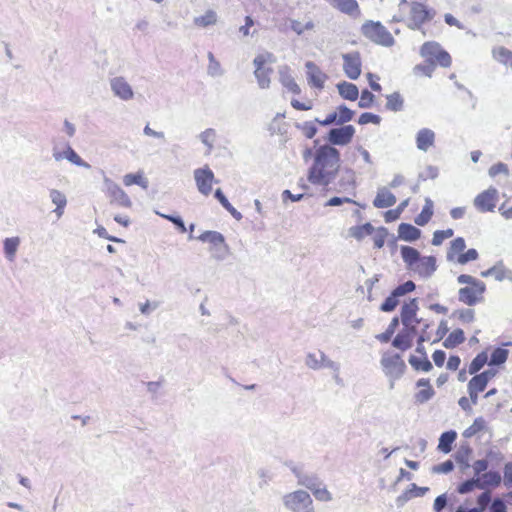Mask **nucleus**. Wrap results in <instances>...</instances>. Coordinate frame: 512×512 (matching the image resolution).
I'll use <instances>...</instances> for the list:
<instances>
[{
	"mask_svg": "<svg viewBox=\"0 0 512 512\" xmlns=\"http://www.w3.org/2000/svg\"><path fill=\"white\" fill-rule=\"evenodd\" d=\"M340 152L331 145L320 146L308 171V181L313 185L328 186L340 170Z\"/></svg>",
	"mask_w": 512,
	"mask_h": 512,
	"instance_id": "nucleus-1",
	"label": "nucleus"
},
{
	"mask_svg": "<svg viewBox=\"0 0 512 512\" xmlns=\"http://www.w3.org/2000/svg\"><path fill=\"white\" fill-rule=\"evenodd\" d=\"M436 15L435 10L417 1L401 0L399 15L393 16V22H402L411 30H421L423 25L430 22Z\"/></svg>",
	"mask_w": 512,
	"mask_h": 512,
	"instance_id": "nucleus-2",
	"label": "nucleus"
},
{
	"mask_svg": "<svg viewBox=\"0 0 512 512\" xmlns=\"http://www.w3.org/2000/svg\"><path fill=\"white\" fill-rule=\"evenodd\" d=\"M401 257L407 269L414 274L427 278L436 270V258L434 256H421L419 251L411 246H402Z\"/></svg>",
	"mask_w": 512,
	"mask_h": 512,
	"instance_id": "nucleus-3",
	"label": "nucleus"
},
{
	"mask_svg": "<svg viewBox=\"0 0 512 512\" xmlns=\"http://www.w3.org/2000/svg\"><path fill=\"white\" fill-rule=\"evenodd\" d=\"M457 282L463 285L458 291V299L467 306H475L485 300L486 284L468 274H460Z\"/></svg>",
	"mask_w": 512,
	"mask_h": 512,
	"instance_id": "nucleus-4",
	"label": "nucleus"
},
{
	"mask_svg": "<svg viewBox=\"0 0 512 512\" xmlns=\"http://www.w3.org/2000/svg\"><path fill=\"white\" fill-rule=\"evenodd\" d=\"M360 31L364 38L376 45L392 47L395 44V38L380 21L366 20Z\"/></svg>",
	"mask_w": 512,
	"mask_h": 512,
	"instance_id": "nucleus-5",
	"label": "nucleus"
},
{
	"mask_svg": "<svg viewBox=\"0 0 512 512\" xmlns=\"http://www.w3.org/2000/svg\"><path fill=\"white\" fill-rule=\"evenodd\" d=\"M502 477L499 471L490 470L479 477L468 479L457 487L459 494H466L474 491L476 488L485 489L488 487L496 488L501 484Z\"/></svg>",
	"mask_w": 512,
	"mask_h": 512,
	"instance_id": "nucleus-6",
	"label": "nucleus"
},
{
	"mask_svg": "<svg viewBox=\"0 0 512 512\" xmlns=\"http://www.w3.org/2000/svg\"><path fill=\"white\" fill-rule=\"evenodd\" d=\"M420 55L432 65L448 68L452 64L450 54L435 41H427L420 47Z\"/></svg>",
	"mask_w": 512,
	"mask_h": 512,
	"instance_id": "nucleus-7",
	"label": "nucleus"
},
{
	"mask_svg": "<svg viewBox=\"0 0 512 512\" xmlns=\"http://www.w3.org/2000/svg\"><path fill=\"white\" fill-rule=\"evenodd\" d=\"M273 62H275V57L269 52L260 53L254 59V74L261 88H268L270 85L273 69L269 65Z\"/></svg>",
	"mask_w": 512,
	"mask_h": 512,
	"instance_id": "nucleus-8",
	"label": "nucleus"
},
{
	"mask_svg": "<svg viewBox=\"0 0 512 512\" xmlns=\"http://www.w3.org/2000/svg\"><path fill=\"white\" fill-rule=\"evenodd\" d=\"M498 371L494 368L487 369L481 373L473 374L474 376L467 384V391L473 404H477L479 393L483 392L489 381L492 380Z\"/></svg>",
	"mask_w": 512,
	"mask_h": 512,
	"instance_id": "nucleus-9",
	"label": "nucleus"
},
{
	"mask_svg": "<svg viewBox=\"0 0 512 512\" xmlns=\"http://www.w3.org/2000/svg\"><path fill=\"white\" fill-rule=\"evenodd\" d=\"M285 506L293 512H314L313 500L303 490H297L284 496Z\"/></svg>",
	"mask_w": 512,
	"mask_h": 512,
	"instance_id": "nucleus-10",
	"label": "nucleus"
},
{
	"mask_svg": "<svg viewBox=\"0 0 512 512\" xmlns=\"http://www.w3.org/2000/svg\"><path fill=\"white\" fill-rule=\"evenodd\" d=\"M381 366L385 374L393 378L401 377L406 370V364L401 355L392 351L382 354Z\"/></svg>",
	"mask_w": 512,
	"mask_h": 512,
	"instance_id": "nucleus-11",
	"label": "nucleus"
},
{
	"mask_svg": "<svg viewBox=\"0 0 512 512\" xmlns=\"http://www.w3.org/2000/svg\"><path fill=\"white\" fill-rule=\"evenodd\" d=\"M415 287V283L411 280H408L405 283L397 286L381 304L380 310L383 312L393 311L398 306L400 297H403L406 294L414 291Z\"/></svg>",
	"mask_w": 512,
	"mask_h": 512,
	"instance_id": "nucleus-12",
	"label": "nucleus"
},
{
	"mask_svg": "<svg viewBox=\"0 0 512 512\" xmlns=\"http://www.w3.org/2000/svg\"><path fill=\"white\" fill-rule=\"evenodd\" d=\"M498 200V191L494 187L480 192L473 200L475 208L481 213L493 212Z\"/></svg>",
	"mask_w": 512,
	"mask_h": 512,
	"instance_id": "nucleus-13",
	"label": "nucleus"
},
{
	"mask_svg": "<svg viewBox=\"0 0 512 512\" xmlns=\"http://www.w3.org/2000/svg\"><path fill=\"white\" fill-rule=\"evenodd\" d=\"M194 179L198 191L209 196L212 192L213 184L216 182L213 171L206 165L203 168L194 170Z\"/></svg>",
	"mask_w": 512,
	"mask_h": 512,
	"instance_id": "nucleus-14",
	"label": "nucleus"
},
{
	"mask_svg": "<svg viewBox=\"0 0 512 512\" xmlns=\"http://www.w3.org/2000/svg\"><path fill=\"white\" fill-rule=\"evenodd\" d=\"M343 71L345 75L351 79L356 80L362 72V59L358 51H353L342 55Z\"/></svg>",
	"mask_w": 512,
	"mask_h": 512,
	"instance_id": "nucleus-15",
	"label": "nucleus"
},
{
	"mask_svg": "<svg viewBox=\"0 0 512 512\" xmlns=\"http://www.w3.org/2000/svg\"><path fill=\"white\" fill-rule=\"evenodd\" d=\"M418 302L416 299H410L405 302L401 308V322L403 327H409L417 329V325L423 322V319L417 318Z\"/></svg>",
	"mask_w": 512,
	"mask_h": 512,
	"instance_id": "nucleus-16",
	"label": "nucleus"
},
{
	"mask_svg": "<svg viewBox=\"0 0 512 512\" xmlns=\"http://www.w3.org/2000/svg\"><path fill=\"white\" fill-rule=\"evenodd\" d=\"M355 132V128L352 125L333 128L328 132V141L332 145L345 146L351 143Z\"/></svg>",
	"mask_w": 512,
	"mask_h": 512,
	"instance_id": "nucleus-17",
	"label": "nucleus"
},
{
	"mask_svg": "<svg viewBox=\"0 0 512 512\" xmlns=\"http://www.w3.org/2000/svg\"><path fill=\"white\" fill-rule=\"evenodd\" d=\"M106 194L111 205L130 208L132 202L126 192L117 184L109 182L107 184Z\"/></svg>",
	"mask_w": 512,
	"mask_h": 512,
	"instance_id": "nucleus-18",
	"label": "nucleus"
},
{
	"mask_svg": "<svg viewBox=\"0 0 512 512\" xmlns=\"http://www.w3.org/2000/svg\"><path fill=\"white\" fill-rule=\"evenodd\" d=\"M307 70V81L308 84L315 89H324L325 82L328 79L326 73H324L314 62L308 61L305 64Z\"/></svg>",
	"mask_w": 512,
	"mask_h": 512,
	"instance_id": "nucleus-19",
	"label": "nucleus"
},
{
	"mask_svg": "<svg viewBox=\"0 0 512 512\" xmlns=\"http://www.w3.org/2000/svg\"><path fill=\"white\" fill-rule=\"evenodd\" d=\"M504 460V455L500 451L489 450L486 453V459L475 460L472 464V469L476 477L488 472L489 462L501 463Z\"/></svg>",
	"mask_w": 512,
	"mask_h": 512,
	"instance_id": "nucleus-20",
	"label": "nucleus"
},
{
	"mask_svg": "<svg viewBox=\"0 0 512 512\" xmlns=\"http://www.w3.org/2000/svg\"><path fill=\"white\" fill-rule=\"evenodd\" d=\"M417 334V329L403 327L392 341L393 347L404 352L413 346V340Z\"/></svg>",
	"mask_w": 512,
	"mask_h": 512,
	"instance_id": "nucleus-21",
	"label": "nucleus"
},
{
	"mask_svg": "<svg viewBox=\"0 0 512 512\" xmlns=\"http://www.w3.org/2000/svg\"><path fill=\"white\" fill-rule=\"evenodd\" d=\"M329 4L336 10L349 15L351 17H359L361 9L356 0H327Z\"/></svg>",
	"mask_w": 512,
	"mask_h": 512,
	"instance_id": "nucleus-22",
	"label": "nucleus"
},
{
	"mask_svg": "<svg viewBox=\"0 0 512 512\" xmlns=\"http://www.w3.org/2000/svg\"><path fill=\"white\" fill-rule=\"evenodd\" d=\"M417 392L414 394V400L417 404H423L429 401L435 394L430 380L421 378L416 382Z\"/></svg>",
	"mask_w": 512,
	"mask_h": 512,
	"instance_id": "nucleus-23",
	"label": "nucleus"
},
{
	"mask_svg": "<svg viewBox=\"0 0 512 512\" xmlns=\"http://www.w3.org/2000/svg\"><path fill=\"white\" fill-rule=\"evenodd\" d=\"M279 81L287 89L288 92L295 95H299L301 93V88L291 75L290 69L288 67H283L280 69Z\"/></svg>",
	"mask_w": 512,
	"mask_h": 512,
	"instance_id": "nucleus-24",
	"label": "nucleus"
},
{
	"mask_svg": "<svg viewBox=\"0 0 512 512\" xmlns=\"http://www.w3.org/2000/svg\"><path fill=\"white\" fill-rule=\"evenodd\" d=\"M300 484L306 486L317 500L322 502H329L332 500V495L326 487H320L308 479L300 481Z\"/></svg>",
	"mask_w": 512,
	"mask_h": 512,
	"instance_id": "nucleus-25",
	"label": "nucleus"
},
{
	"mask_svg": "<svg viewBox=\"0 0 512 512\" xmlns=\"http://www.w3.org/2000/svg\"><path fill=\"white\" fill-rule=\"evenodd\" d=\"M395 203V195L386 188L380 189L373 200V205L376 208H388L393 206Z\"/></svg>",
	"mask_w": 512,
	"mask_h": 512,
	"instance_id": "nucleus-26",
	"label": "nucleus"
},
{
	"mask_svg": "<svg viewBox=\"0 0 512 512\" xmlns=\"http://www.w3.org/2000/svg\"><path fill=\"white\" fill-rule=\"evenodd\" d=\"M111 87L114 93L124 100L131 99L133 96L130 85L121 77L113 79Z\"/></svg>",
	"mask_w": 512,
	"mask_h": 512,
	"instance_id": "nucleus-27",
	"label": "nucleus"
},
{
	"mask_svg": "<svg viewBox=\"0 0 512 512\" xmlns=\"http://www.w3.org/2000/svg\"><path fill=\"white\" fill-rule=\"evenodd\" d=\"M435 141V134L428 128L421 129L416 136L417 148L423 151H427L433 146Z\"/></svg>",
	"mask_w": 512,
	"mask_h": 512,
	"instance_id": "nucleus-28",
	"label": "nucleus"
},
{
	"mask_svg": "<svg viewBox=\"0 0 512 512\" xmlns=\"http://www.w3.org/2000/svg\"><path fill=\"white\" fill-rule=\"evenodd\" d=\"M482 277L493 276L497 281L512 280V271L502 264L495 265L488 270L481 272Z\"/></svg>",
	"mask_w": 512,
	"mask_h": 512,
	"instance_id": "nucleus-29",
	"label": "nucleus"
},
{
	"mask_svg": "<svg viewBox=\"0 0 512 512\" xmlns=\"http://www.w3.org/2000/svg\"><path fill=\"white\" fill-rule=\"evenodd\" d=\"M337 90L340 96L343 99L349 100V101H355L357 100L359 96V90L357 86L353 83L343 81L337 84Z\"/></svg>",
	"mask_w": 512,
	"mask_h": 512,
	"instance_id": "nucleus-30",
	"label": "nucleus"
},
{
	"mask_svg": "<svg viewBox=\"0 0 512 512\" xmlns=\"http://www.w3.org/2000/svg\"><path fill=\"white\" fill-rule=\"evenodd\" d=\"M398 236L405 241H415L420 238L421 231L408 223H401L398 227Z\"/></svg>",
	"mask_w": 512,
	"mask_h": 512,
	"instance_id": "nucleus-31",
	"label": "nucleus"
},
{
	"mask_svg": "<svg viewBox=\"0 0 512 512\" xmlns=\"http://www.w3.org/2000/svg\"><path fill=\"white\" fill-rule=\"evenodd\" d=\"M457 438V433L453 430L444 432L440 438L438 443V450L447 454L451 452L452 445Z\"/></svg>",
	"mask_w": 512,
	"mask_h": 512,
	"instance_id": "nucleus-32",
	"label": "nucleus"
},
{
	"mask_svg": "<svg viewBox=\"0 0 512 512\" xmlns=\"http://www.w3.org/2000/svg\"><path fill=\"white\" fill-rule=\"evenodd\" d=\"M198 239L202 242L211 244L214 248H218L225 245L224 236L217 231H205Z\"/></svg>",
	"mask_w": 512,
	"mask_h": 512,
	"instance_id": "nucleus-33",
	"label": "nucleus"
},
{
	"mask_svg": "<svg viewBox=\"0 0 512 512\" xmlns=\"http://www.w3.org/2000/svg\"><path fill=\"white\" fill-rule=\"evenodd\" d=\"M466 248L465 240L462 237H458L454 239L449 247L447 256L448 259L451 261H457L459 256L464 253V250Z\"/></svg>",
	"mask_w": 512,
	"mask_h": 512,
	"instance_id": "nucleus-34",
	"label": "nucleus"
},
{
	"mask_svg": "<svg viewBox=\"0 0 512 512\" xmlns=\"http://www.w3.org/2000/svg\"><path fill=\"white\" fill-rule=\"evenodd\" d=\"M489 365V355L487 351H482L476 355L468 367L469 374H478V372L486 365Z\"/></svg>",
	"mask_w": 512,
	"mask_h": 512,
	"instance_id": "nucleus-35",
	"label": "nucleus"
},
{
	"mask_svg": "<svg viewBox=\"0 0 512 512\" xmlns=\"http://www.w3.org/2000/svg\"><path fill=\"white\" fill-rule=\"evenodd\" d=\"M123 184L127 187L138 185L144 189L148 187V180L144 177V173L139 171L137 173H129L123 177Z\"/></svg>",
	"mask_w": 512,
	"mask_h": 512,
	"instance_id": "nucleus-36",
	"label": "nucleus"
},
{
	"mask_svg": "<svg viewBox=\"0 0 512 512\" xmlns=\"http://www.w3.org/2000/svg\"><path fill=\"white\" fill-rule=\"evenodd\" d=\"M465 341V335L462 329L453 330L443 341V346L447 349H453Z\"/></svg>",
	"mask_w": 512,
	"mask_h": 512,
	"instance_id": "nucleus-37",
	"label": "nucleus"
},
{
	"mask_svg": "<svg viewBox=\"0 0 512 512\" xmlns=\"http://www.w3.org/2000/svg\"><path fill=\"white\" fill-rule=\"evenodd\" d=\"M50 197L52 202L56 205L54 212L57 214L58 217H61L64 213V208L67 204L66 196L62 192L56 189H52L50 191Z\"/></svg>",
	"mask_w": 512,
	"mask_h": 512,
	"instance_id": "nucleus-38",
	"label": "nucleus"
},
{
	"mask_svg": "<svg viewBox=\"0 0 512 512\" xmlns=\"http://www.w3.org/2000/svg\"><path fill=\"white\" fill-rule=\"evenodd\" d=\"M374 231V227L370 223L363 225H356L349 229V235L356 240H362L368 235H371Z\"/></svg>",
	"mask_w": 512,
	"mask_h": 512,
	"instance_id": "nucleus-39",
	"label": "nucleus"
},
{
	"mask_svg": "<svg viewBox=\"0 0 512 512\" xmlns=\"http://www.w3.org/2000/svg\"><path fill=\"white\" fill-rule=\"evenodd\" d=\"M488 175L494 179V180H498L500 177H503L505 179H508L509 176H510V170H509V167L505 164V163H502V162H498L496 164H493L489 170H488Z\"/></svg>",
	"mask_w": 512,
	"mask_h": 512,
	"instance_id": "nucleus-40",
	"label": "nucleus"
},
{
	"mask_svg": "<svg viewBox=\"0 0 512 512\" xmlns=\"http://www.w3.org/2000/svg\"><path fill=\"white\" fill-rule=\"evenodd\" d=\"M419 331L418 343L432 342L434 333L432 331V324L423 319V322L417 325V332Z\"/></svg>",
	"mask_w": 512,
	"mask_h": 512,
	"instance_id": "nucleus-41",
	"label": "nucleus"
},
{
	"mask_svg": "<svg viewBox=\"0 0 512 512\" xmlns=\"http://www.w3.org/2000/svg\"><path fill=\"white\" fill-rule=\"evenodd\" d=\"M217 22V14L213 10H208L204 15L194 18L195 26L206 28L215 25Z\"/></svg>",
	"mask_w": 512,
	"mask_h": 512,
	"instance_id": "nucleus-42",
	"label": "nucleus"
},
{
	"mask_svg": "<svg viewBox=\"0 0 512 512\" xmlns=\"http://www.w3.org/2000/svg\"><path fill=\"white\" fill-rule=\"evenodd\" d=\"M432 216H433V203L430 199H427L422 211L415 218V223L419 226H424L430 221Z\"/></svg>",
	"mask_w": 512,
	"mask_h": 512,
	"instance_id": "nucleus-43",
	"label": "nucleus"
},
{
	"mask_svg": "<svg viewBox=\"0 0 512 512\" xmlns=\"http://www.w3.org/2000/svg\"><path fill=\"white\" fill-rule=\"evenodd\" d=\"M490 501L491 493L489 491H485L478 496L477 507L469 509L468 511L464 510L463 508H459L456 512H484Z\"/></svg>",
	"mask_w": 512,
	"mask_h": 512,
	"instance_id": "nucleus-44",
	"label": "nucleus"
},
{
	"mask_svg": "<svg viewBox=\"0 0 512 512\" xmlns=\"http://www.w3.org/2000/svg\"><path fill=\"white\" fill-rule=\"evenodd\" d=\"M386 108L393 112L401 111L403 108L404 100L399 92H394L386 96Z\"/></svg>",
	"mask_w": 512,
	"mask_h": 512,
	"instance_id": "nucleus-45",
	"label": "nucleus"
},
{
	"mask_svg": "<svg viewBox=\"0 0 512 512\" xmlns=\"http://www.w3.org/2000/svg\"><path fill=\"white\" fill-rule=\"evenodd\" d=\"M409 363L415 370H418V371L429 372L433 368L432 363L429 361V359L426 356L420 358V357L411 355L409 358Z\"/></svg>",
	"mask_w": 512,
	"mask_h": 512,
	"instance_id": "nucleus-46",
	"label": "nucleus"
},
{
	"mask_svg": "<svg viewBox=\"0 0 512 512\" xmlns=\"http://www.w3.org/2000/svg\"><path fill=\"white\" fill-rule=\"evenodd\" d=\"M509 351L502 347L495 348L489 358V366L504 364L508 358Z\"/></svg>",
	"mask_w": 512,
	"mask_h": 512,
	"instance_id": "nucleus-47",
	"label": "nucleus"
},
{
	"mask_svg": "<svg viewBox=\"0 0 512 512\" xmlns=\"http://www.w3.org/2000/svg\"><path fill=\"white\" fill-rule=\"evenodd\" d=\"M492 55L494 59L500 63H503L505 65L512 63V51L503 46L495 47L492 50Z\"/></svg>",
	"mask_w": 512,
	"mask_h": 512,
	"instance_id": "nucleus-48",
	"label": "nucleus"
},
{
	"mask_svg": "<svg viewBox=\"0 0 512 512\" xmlns=\"http://www.w3.org/2000/svg\"><path fill=\"white\" fill-rule=\"evenodd\" d=\"M54 158L58 161L63 158H67L73 164H76L78 166L84 165L81 157L70 146H68L67 149L63 153H61V152L54 153Z\"/></svg>",
	"mask_w": 512,
	"mask_h": 512,
	"instance_id": "nucleus-49",
	"label": "nucleus"
},
{
	"mask_svg": "<svg viewBox=\"0 0 512 512\" xmlns=\"http://www.w3.org/2000/svg\"><path fill=\"white\" fill-rule=\"evenodd\" d=\"M20 240L18 237L7 238L4 241V252L6 257L13 261L19 246Z\"/></svg>",
	"mask_w": 512,
	"mask_h": 512,
	"instance_id": "nucleus-50",
	"label": "nucleus"
},
{
	"mask_svg": "<svg viewBox=\"0 0 512 512\" xmlns=\"http://www.w3.org/2000/svg\"><path fill=\"white\" fill-rule=\"evenodd\" d=\"M215 198L221 203V205L236 219L241 218V213L238 212L225 197L221 189H216Z\"/></svg>",
	"mask_w": 512,
	"mask_h": 512,
	"instance_id": "nucleus-51",
	"label": "nucleus"
},
{
	"mask_svg": "<svg viewBox=\"0 0 512 512\" xmlns=\"http://www.w3.org/2000/svg\"><path fill=\"white\" fill-rule=\"evenodd\" d=\"M485 420L481 417L476 418L474 422L464 430L463 436L465 438H471L485 429Z\"/></svg>",
	"mask_w": 512,
	"mask_h": 512,
	"instance_id": "nucleus-52",
	"label": "nucleus"
},
{
	"mask_svg": "<svg viewBox=\"0 0 512 512\" xmlns=\"http://www.w3.org/2000/svg\"><path fill=\"white\" fill-rule=\"evenodd\" d=\"M337 123L338 124H344V123H347L349 121H351L354 117V111H352L351 109H349L347 106L345 105H340L337 107Z\"/></svg>",
	"mask_w": 512,
	"mask_h": 512,
	"instance_id": "nucleus-53",
	"label": "nucleus"
},
{
	"mask_svg": "<svg viewBox=\"0 0 512 512\" xmlns=\"http://www.w3.org/2000/svg\"><path fill=\"white\" fill-rule=\"evenodd\" d=\"M454 232L452 229L437 230L433 234L432 244L438 246L443 243L444 240L451 238Z\"/></svg>",
	"mask_w": 512,
	"mask_h": 512,
	"instance_id": "nucleus-54",
	"label": "nucleus"
},
{
	"mask_svg": "<svg viewBox=\"0 0 512 512\" xmlns=\"http://www.w3.org/2000/svg\"><path fill=\"white\" fill-rule=\"evenodd\" d=\"M375 102V96L367 89L361 92L358 106L360 108H370Z\"/></svg>",
	"mask_w": 512,
	"mask_h": 512,
	"instance_id": "nucleus-55",
	"label": "nucleus"
},
{
	"mask_svg": "<svg viewBox=\"0 0 512 512\" xmlns=\"http://www.w3.org/2000/svg\"><path fill=\"white\" fill-rule=\"evenodd\" d=\"M449 328L446 320H441L436 331L434 332V336L432 339V343H436L441 341L445 335L448 333Z\"/></svg>",
	"mask_w": 512,
	"mask_h": 512,
	"instance_id": "nucleus-56",
	"label": "nucleus"
},
{
	"mask_svg": "<svg viewBox=\"0 0 512 512\" xmlns=\"http://www.w3.org/2000/svg\"><path fill=\"white\" fill-rule=\"evenodd\" d=\"M380 122H381V118L378 115L370 113V112L362 113L358 119V123L360 125H366L369 123L379 125Z\"/></svg>",
	"mask_w": 512,
	"mask_h": 512,
	"instance_id": "nucleus-57",
	"label": "nucleus"
},
{
	"mask_svg": "<svg viewBox=\"0 0 512 512\" xmlns=\"http://www.w3.org/2000/svg\"><path fill=\"white\" fill-rule=\"evenodd\" d=\"M201 140L208 147V150L210 151L213 148L214 142L216 140V132H215V130H213V129H206L201 134Z\"/></svg>",
	"mask_w": 512,
	"mask_h": 512,
	"instance_id": "nucleus-58",
	"label": "nucleus"
},
{
	"mask_svg": "<svg viewBox=\"0 0 512 512\" xmlns=\"http://www.w3.org/2000/svg\"><path fill=\"white\" fill-rule=\"evenodd\" d=\"M478 258V252L476 249L471 248L468 249L466 252L459 256L458 260L456 261L458 264L465 265L468 262L474 261Z\"/></svg>",
	"mask_w": 512,
	"mask_h": 512,
	"instance_id": "nucleus-59",
	"label": "nucleus"
},
{
	"mask_svg": "<svg viewBox=\"0 0 512 512\" xmlns=\"http://www.w3.org/2000/svg\"><path fill=\"white\" fill-rule=\"evenodd\" d=\"M454 469V464L451 460H447L443 463L432 467V472L436 474H447Z\"/></svg>",
	"mask_w": 512,
	"mask_h": 512,
	"instance_id": "nucleus-60",
	"label": "nucleus"
},
{
	"mask_svg": "<svg viewBox=\"0 0 512 512\" xmlns=\"http://www.w3.org/2000/svg\"><path fill=\"white\" fill-rule=\"evenodd\" d=\"M162 218H165L167 219L168 221L172 222L173 224H175L178 228V230L181 232V233H185L187 231V228L183 222V220L180 218V217H177V216H173V215H166V214H161V213H158Z\"/></svg>",
	"mask_w": 512,
	"mask_h": 512,
	"instance_id": "nucleus-61",
	"label": "nucleus"
},
{
	"mask_svg": "<svg viewBox=\"0 0 512 512\" xmlns=\"http://www.w3.org/2000/svg\"><path fill=\"white\" fill-rule=\"evenodd\" d=\"M291 106L298 111H308L313 108V102L311 100L299 101L297 99H292Z\"/></svg>",
	"mask_w": 512,
	"mask_h": 512,
	"instance_id": "nucleus-62",
	"label": "nucleus"
},
{
	"mask_svg": "<svg viewBox=\"0 0 512 512\" xmlns=\"http://www.w3.org/2000/svg\"><path fill=\"white\" fill-rule=\"evenodd\" d=\"M386 237H387L386 229H384V228L380 229L378 231V233L373 238L374 247L378 248V249L382 248L385 244Z\"/></svg>",
	"mask_w": 512,
	"mask_h": 512,
	"instance_id": "nucleus-63",
	"label": "nucleus"
},
{
	"mask_svg": "<svg viewBox=\"0 0 512 512\" xmlns=\"http://www.w3.org/2000/svg\"><path fill=\"white\" fill-rule=\"evenodd\" d=\"M499 212L505 219H512V203L510 200H506L500 205Z\"/></svg>",
	"mask_w": 512,
	"mask_h": 512,
	"instance_id": "nucleus-64",
	"label": "nucleus"
}]
</instances>
